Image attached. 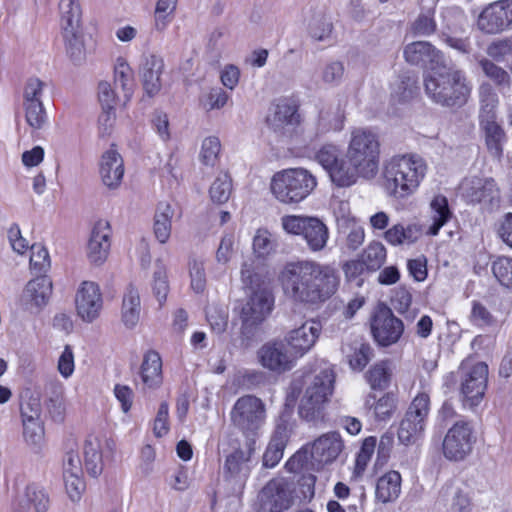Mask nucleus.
<instances>
[{"instance_id":"1","label":"nucleus","mask_w":512,"mask_h":512,"mask_svg":"<svg viewBox=\"0 0 512 512\" xmlns=\"http://www.w3.org/2000/svg\"><path fill=\"white\" fill-rule=\"evenodd\" d=\"M278 282L287 299L295 304L318 305L328 300L339 285L336 270L312 260L286 262Z\"/></svg>"},{"instance_id":"2","label":"nucleus","mask_w":512,"mask_h":512,"mask_svg":"<svg viewBox=\"0 0 512 512\" xmlns=\"http://www.w3.org/2000/svg\"><path fill=\"white\" fill-rule=\"evenodd\" d=\"M345 172L340 177L347 187L359 178L373 179L379 170L380 141L377 133L368 128H354L345 153Z\"/></svg>"},{"instance_id":"3","label":"nucleus","mask_w":512,"mask_h":512,"mask_svg":"<svg viewBox=\"0 0 512 512\" xmlns=\"http://www.w3.org/2000/svg\"><path fill=\"white\" fill-rule=\"evenodd\" d=\"M427 171L426 161L418 154L393 155L383 164V186L390 196L405 199L418 190Z\"/></svg>"},{"instance_id":"4","label":"nucleus","mask_w":512,"mask_h":512,"mask_svg":"<svg viewBox=\"0 0 512 512\" xmlns=\"http://www.w3.org/2000/svg\"><path fill=\"white\" fill-rule=\"evenodd\" d=\"M427 96L443 106H461L471 95L472 83L464 72L447 69L444 63L434 71H427L424 78Z\"/></svg>"},{"instance_id":"5","label":"nucleus","mask_w":512,"mask_h":512,"mask_svg":"<svg viewBox=\"0 0 512 512\" xmlns=\"http://www.w3.org/2000/svg\"><path fill=\"white\" fill-rule=\"evenodd\" d=\"M254 261H244L241 268V279L250 294L240 313L242 329L244 332L263 322L271 313L274 298L268 287L265 285L264 276L255 272Z\"/></svg>"},{"instance_id":"6","label":"nucleus","mask_w":512,"mask_h":512,"mask_svg":"<svg viewBox=\"0 0 512 512\" xmlns=\"http://www.w3.org/2000/svg\"><path fill=\"white\" fill-rule=\"evenodd\" d=\"M317 178L302 167L285 168L275 172L268 189L279 204L293 206L305 201L317 187Z\"/></svg>"},{"instance_id":"7","label":"nucleus","mask_w":512,"mask_h":512,"mask_svg":"<svg viewBox=\"0 0 512 512\" xmlns=\"http://www.w3.org/2000/svg\"><path fill=\"white\" fill-rule=\"evenodd\" d=\"M335 373L331 367H324L307 377L306 387L300 398L299 416L308 422L324 418V410L334 392Z\"/></svg>"},{"instance_id":"8","label":"nucleus","mask_w":512,"mask_h":512,"mask_svg":"<svg viewBox=\"0 0 512 512\" xmlns=\"http://www.w3.org/2000/svg\"><path fill=\"white\" fill-rule=\"evenodd\" d=\"M282 230L292 236L302 237L312 252L325 249L329 240V229L318 217L304 214H286L280 218Z\"/></svg>"},{"instance_id":"9","label":"nucleus","mask_w":512,"mask_h":512,"mask_svg":"<svg viewBox=\"0 0 512 512\" xmlns=\"http://www.w3.org/2000/svg\"><path fill=\"white\" fill-rule=\"evenodd\" d=\"M266 405L254 395L239 397L230 411V420L246 436L257 435L266 423Z\"/></svg>"},{"instance_id":"10","label":"nucleus","mask_w":512,"mask_h":512,"mask_svg":"<svg viewBox=\"0 0 512 512\" xmlns=\"http://www.w3.org/2000/svg\"><path fill=\"white\" fill-rule=\"evenodd\" d=\"M459 375L463 405L469 408L478 406L485 395L487 387V364L465 360L459 367Z\"/></svg>"},{"instance_id":"11","label":"nucleus","mask_w":512,"mask_h":512,"mask_svg":"<svg viewBox=\"0 0 512 512\" xmlns=\"http://www.w3.org/2000/svg\"><path fill=\"white\" fill-rule=\"evenodd\" d=\"M295 499V485L284 477H275L260 490L255 504L256 512H284Z\"/></svg>"},{"instance_id":"12","label":"nucleus","mask_w":512,"mask_h":512,"mask_svg":"<svg viewBox=\"0 0 512 512\" xmlns=\"http://www.w3.org/2000/svg\"><path fill=\"white\" fill-rule=\"evenodd\" d=\"M76 316L86 324L96 322L104 309V295L100 285L91 280L82 281L75 290Z\"/></svg>"},{"instance_id":"13","label":"nucleus","mask_w":512,"mask_h":512,"mask_svg":"<svg viewBox=\"0 0 512 512\" xmlns=\"http://www.w3.org/2000/svg\"><path fill=\"white\" fill-rule=\"evenodd\" d=\"M476 27L487 35H496L512 28V0H497L485 5L476 19Z\"/></svg>"},{"instance_id":"14","label":"nucleus","mask_w":512,"mask_h":512,"mask_svg":"<svg viewBox=\"0 0 512 512\" xmlns=\"http://www.w3.org/2000/svg\"><path fill=\"white\" fill-rule=\"evenodd\" d=\"M475 442L472 425L467 421H457L444 437L443 454L448 460L461 461L472 452Z\"/></svg>"},{"instance_id":"15","label":"nucleus","mask_w":512,"mask_h":512,"mask_svg":"<svg viewBox=\"0 0 512 512\" xmlns=\"http://www.w3.org/2000/svg\"><path fill=\"white\" fill-rule=\"evenodd\" d=\"M112 235L108 220L99 219L93 224L85 247L86 259L92 266L100 267L108 260Z\"/></svg>"},{"instance_id":"16","label":"nucleus","mask_w":512,"mask_h":512,"mask_svg":"<svg viewBox=\"0 0 512 512\" xmlns=\"http://www.w3.org/2000/svg\"><path fill=\"white\" fill-rule=\"evenodd\" d=\"M404 331L403 322L385 305L375 310L371 319V332L378 345L387 347L399 341Z\"/></svg>"},{"instance_id":"17","label":"nucleus","mask_w":512,"mask_h":512,"mask_svg":"<svg viewBox=\"0 0 512 512\" xmlns=\"http://www.w3.org/2000/svg\"><path fill=\"white\" fill-rule=\"evenodd\" d=\"M114 441L105 434H90L83 448L84 465L89 475L97 477L103 471V457L114 449Z\"/></svg>"},{"instance_id":"18","label":"nucleus","mask_w":512,"mask_h":512,"mask_svg":"<svg viewBox=\"0 0 512 512\" xmlns=\"http://www.w3.org/2000/svg\"><path fill=\"white\" fill-rule=\"evenodd\" d=\"M321 330V323L312 319L305 321L286 334L285 341L294 358L298 359L304 356L313 348Z\"/></svg>"},{"instance_id":"19","label":"nucleus","mask_w":512,"mask_h":512,"mask_svg":"<svg viewBox=\"0 0 512 512\" xmlns=\"http://www.w3.org/2000/svg\"><path fill=\"white\" fill-rule=\"evenodd\" d=\"M259 363L272 372L283 373L292 369L297 360L281 341H269L257 352Z\"/></svg>"},{"instance_id":"20","label":"nucleus","mask_w":512,"mask_h":512,"mask_svg":"<svg viewBox=\"0 0 512 512\" xmlns=\"http://www.w3.org/2000/svg\"><path fill=\"white\" fill-rule=\"evenodd\" d=\"M344 448L339 433L328 432L317 439L310 446L311 466H322L334 462Z\"/></svg>"},{"instance_id":"21","label":"nucleus","mask_w":512,"mask_h":512,"mask_svg":"<svg viewBox=\"0 0 512 512\" xmlns=\"http://www.w3.org/2000/svg\"><path fill=\"white\" fill-rule=\"evenodd\" d=\"M458 194L468 203H491L498 197V189L493 179L472 176L462 180Z\"/></svg>"},{"instance_id":"22","label":"nucleus","mask_w":512,"mask_h":512,"mask_svg":"<svg viewBox=\"0 0 512 512\" xmlns=\"http://www.w3.org/2000/svg\"><path fill=\"white\" fill-rule=\"evenodd\" d=\"M181 217V209L177 202L162 200L156 205L152 231L155 239L162 245L169 242L172 235V223Z\"/></svg>"},{"instance_id":"23","label":"nucleus","mask_w":512,"mask_h":512,"mask_svg":"<svg viewBox=\"0 0 512 512\" xmlns=\"http://www.w3.org/2000/svg\"><path fill=\"white\" fill-rule=\"evenodd\" d=\"M404 57L410 64L428 67V71H434L444 63L440 51L425 41H417L406 45Z\"/></svg>"},{"instance_id":"24","label":"nucleus","mask_w":512,"mask_h":512,"mask_svg":"<svg viewBox=\"0 0 512 512\" xmlns=\"http://www.w3.org/2000/svg\"><path fill=\"white\" fill-rule=\"evenodd\" d=\"M315 160L329 174L331 181L339 187H347L340 175L345 172V159L340 158V150L334 144H324L315 153Z\"/></svg>"},{"instance_id":"25","label":"nucleus","mask_w":512,"mask_h":512,"mask_svg":"<svg viewBox=\"0 0 512 512\" xmlns=\"http://www.w3.org/2000/svg\"><path fill=\"white\" fill-rule=\"evenodd\" d=\"M278 248V240L267 228H259L255 231L252 239V252L253 259L248 261L255 262V272H260L262 276H265L266 267L264 261L276 253Z\"/></svg>"},{"instance_id":"26","label":"nucleus","mask_w":512,"mask_h":512,"mask_svg":"<svg viewBox=\"0 0 512 512\" xmlns=\"http://www.w3.org/2000/svg\"><path fill=\"white\" fill-rule=\"evenodd\" d=\"M40 415L41 411L38 403L21 407L23 438L26 444L31 447H39L44 440V427Z\"/></svg>"},{"instance_id":"27","label":"nucleus","mask_w":512,"mask_h":512,"mask_svg":"<svg viewBox=\"0 0 512 512\" xmlns=\"http://www.w3.org/2000/svg\"><path fill=\"white\" fill-rule=\"evenodd\" d=\"M99 173L102 182L108 188L116 189L121 184L124 176V162L113 146L102 154Z\"/></svg>"},{"instance_id":"28","label":"nucleus","mask_w":512,"mask_h":512,"mask_svg":"<svg viewBox=\"0 0 512 512\" xmlns=\"http://www.w3.org/2000/svg\"><path fill=\"white\" fill-rule=\"evenodd\" d=\"M298 102L290 97L278 99L273 106V114L268 117L269 124L275 129L297 126L301 123Z\"/></svg>"},{"instance_id":"29","label":"nucleus","mask_w":512,"mask_h":512,"mask_svg":"<svg viewBox=\"0 0 512 512\" xmlns=\"http://www.w3.org/2000/svg\"><path fill=\"white\" fill-rule=\"evenodd\" d=\"M164 61L161 57L151 54L146 56L141 70L143 89L149 97L157 95L161 90V75Z\"/></svg>"},{"instance_id":"30","label":"nucleus","mask_w":512,"mask_h":512,"mask_svg":"<svg viewBox=\"0 0 512 512\" xmlns=\"http://www.w3.org/2000/svg\"><path fill=\"white\" fill-rule=\"evenodd\" d=\"M60 31L69 60L75 65L83 64L87 58L83 27Z\"/></svg>"},{"instance_id":"31","label":"nucleus","mask_w":512,"mask_h":512,"mask_svg":"<svg viewBox=\"0 0 512 512\" xmlns=\"http://www.w3.org/2000/svg\"><path fill=\"white\" fill-rule=\"evenodd\" d=\"M402 477L396 470H390L376 481L375 499L387 504L396 501L401 494Z\"/></svg>"},{"instance_id":"32","label":"nucleus","mask_w":512,"mask_h":512,"mask_svg":"<svg viewBox=\"0 0 512 512\" xmlns=\"http://www.w3.org/2000/svg\"><path fill=\"white\" fill-rule=\"evenodd\" d=\"M51 293V282L40 277L28 282L23 292V300L30 308L41 309L48 303Z\"/></svg>"},{"instance_id":"33","label":"nucleus","mask_w":512,"mask_h":512,"mask_svg":"<svg viewBox=\"0 0 512 512\" xmlns=\"http://www.w3.org/2000/svg\"><path fill=\"white\" fill-rule=\"evenodd\" d=\"M141 315V297L139 290L134 286H129L122 300L121 322L127 329H134Z\"/></svg>"},{"instance_id":"34","label":"nucleus","mask_w":512,"mask_h":512,"mask_svg":"<svg viewBox=\"0 0 512 512\" xmlns=\"http://www.w3.org/2000/svg\"><path fill=\"white\" fill-rule=\"evenodd\" d=\"M430 221L426 233L436 236L440 229L452 218L453 213L449 207L448 199L442 194L435 195L430 202Z\"/></svg>"},{"instance_id":"35","label":"nucleus","mask_w":512,"mask_h":512,"mask_svg":"<svg viewBox=\"0 0 512 512\" xmlns=\"http://www.w3.org/2000/svg\"><path fill=\"white\" fill-rule=\"evenodd\" d=\"M113 80L117 87L123 91L124 105L132 98L134 93V72L127 59L118 56L114 61Z\"/></svg>"},{"instance_id":"36","label":"nucleus","mask_w":512,"mask_h":512,"mask_svg":"<svg viewBox=\"0 0 512 512\" xmlns=\"http://www.w3.org/2000/svg\"><path fill=\"white\" fill-rule=\"evenodd\" d=\"M141 380L149 389L158 388L163 381L162 360L156 351H148L141 365Z\"/></svg>"},{"instance_id":"37","label":"nucleus","mask_w":512,"mask_h":512,"mask_svg":"<svg viewBox=\"0 0 512 512\" xmlns=\"http://www.w3.org/2000/svg\"><path fill=\"white\" fill-rule=\"evenodd\" d=\"M150 288L159 308H162L167 302L170 292V283L167 266L160 259L155 262L150 280Z\"/></svg>"},{"instance_id":"38","label":"nucleus","mask_w":512,"mask_h":512,"mask_svg":"<svg viewBox=\"0 0 512 512\" xmlns=\"http://www.w3.org/2000/svg\"><path fill=\"white\" fill-rule=\"evenodd\" d=\"M421 227L417 224H395L384 232V239L390 245H410L421 236Z\"/></svg>"},{"instance_id":"39","label":"nucleus","mask_w":512,"mask_h":512,"mask_svg":"<svg viewBox=\"0 0 512 512\" xmlns=\"http://www.w3.org/2000/svg\"><path fill=\"white\" fill-rule=\"evenodd\" d=\"M342 354L352 370L361 371L371 359V348L368 344L356 340L343 344Z\"/></svg>"},{"instance_id":"40","label":"nucleus","mask_w":512,"mask_h":512,"mask_svg":"<svg viewBox=\"0 0 512 512\" xmlns=\"http://www.w3.org/2000/svg\"><path fill=\"white\" fill-rule=\"evenodd\" d=\"M287 440V429L284 425H277L273 436L263 455V465L267 468L275 467L283 457Z\"/></svg>"},{"instance_id":"41","label":"nucleus","mask_w":512,"mask_h":512,"mask_svg":"<svg viewBox=\"0 0 512 512\" xmlns=\"http://www.w3.org/2000/svg\"><path fill=\"white\" fill-rule=\"evenodd\" d=\"M60 30L82 27V8L79 0L59 1Z\"/></svg>"},{"instance_id":"42","label":"nucleus","mask_w":512,"mask_h":512,"mask_svg":"<svg viewBox=\"0 0 512 512\" xmlns=\"http://www.w3.org/2000/svg\"><path fill=\"white\" fill-rule=\"evenodd\" d=\"M252 449L247 451L236 450L230 454L225 461V473L234 479H245L250 471L249 460Z\"/></svg>"},{"instance_id":"43","label":"nucleus","mask_w":512,"mask_h":512,"mask_svg":"<svg viewBox=\"0 0 512 512\" xmlns=\"http://www.w3.org/2000/svg\"><path fill=\"white\" fill-rule=\"evenodd\" d=\"M18 504L21 508H33L35 512H47L50 500L45 490L37 485H28L19 498Z\"/></svg>"},{"instance_id":"44","label":"nucleus","mask_w":512,"mask_h":512,"mask_svg":"<svg viewBox=\"0 0 512 512\" xmlns=\"http://www.w3.org/2000/svg\"><path fill=\"white\" fill-rule=\"evenodd\" d=\"M178 0H157L153 12V29L164 32L172 23L177 9Z\"/></svg>"},{"instance_id":"45","label":"nucleus","mask_w":512,"mask_h":512,"mask_svg":"<svg viewBox=\"0 0 512 512\" xmlns=\"http://www.w3.org/2000/svg\"><path fill=\"white\" fill-rule=\"evenodd\" d=\"M392 372L393 368L390 361H379L366 372V380L372 389L383 390L389 386Z\"/></svg>"},{"instance_id":"46","label":"nucleus","mask_w":512,"mask_h":512,"mask_svg":"<svg viewBox=\"0 0 512 512\" xmlns=\"http://www.w3.org/2000/svg\"><path fill=\"white\" fill-rule=\"evenodd\" d=\"M480 126L485 132L488 148L495 154L502 152V143L505 140V133L496 122V117L480 119Z\"/></svg>"},{"instance_id":"47","label":"nucleus","mask_w":512,"mask_h":512,"mask_svg":"<svg viewBox=\"0 0 512 512\" xmlns=\"http://www.w3.org/2000/svg\"><path fill=\"white\" fill-rule=\"evenodd\" d=\"M338 230L344 236L342 245L344 252H354L364 243L365 231L359 220L341 226Z\"/></svg>"},{"instance_id":"48","label":"nucleus","mask_w":512,"mask_h":512,"mask_svg":"<svg viewBox=\"0 0 512 512\" xmlns=\"http://www.w3.org/2000/svg\"><path fill=\"white\" fill-rule=\"evenodd\" d=\"M480 119L496 117V109L499 103L498 95L489 83H483L479 87Z\"/></svg>"},{"instance_id":"49","label":"nucleus","mask_w":512,"mask_h":512,"mask_svg":"<svg viewBox=\"0 0 512 512\" xmlns=\"http://www.w3.org/2000/svg\"><path fill=\"white\" fill-rule=\"evenodd\" d=\"M429 413L430 396L427 392H419L409 405L405 416L426 426Z\"/></svg>"},{"instance_id":"50","label":"nucleus","mask_w":512,"mask_h":512,"mask_svg":"<svg viewBox=\"0 0 512 512\" xmlns=\"http://www.w3.org/2000/svg\"><path fill=\"white\" fill-rule=\"evenodd\" d=\"M373 395L366 398L365 405L373 410L376 419L385 421L389 419L395 410V399L390 394H384L377 401H374Z\"/></svg>"},{"instance_id":"51","label":"nucleus","mask_w":512,"mask_h":512,"mask_svg":"<svg viewBox=\"0 0 512 512\" xmlns=\"http://www.w3.org/2000/svg\"><path fill=\"white\" fill-rule=\"evenodd\" d=\"M426 426L420 422L414 421L408 417H404L398 430V440L403 445L415 444L423 435Z\"/></svg>"},{"instance_id":"52","label":"nucleus","mask_w":512,"mask_h":512,"mask_svg":"<svg viewBox=\"0 0 512 512\" xmlns=\"http://www.w3.org/2000/svg\"><path fill=\"white\" fill-rule=\"evenodd\" d=\"M386 248L381 242L373 241L365 248L362 254V263L367 269L376 271L386 261Z\"/></svg>"},{"instance_id":"53","label":"nucleus","mask_w":512,"mask_h":512,"mask_svg":"<svg viewBox=\"0 0 512 512\" xmlns=\"http://www.w3.org/2000/svg\"><path fill=\"white\" fill-rule=\"evenodd\" d=\"M187 268L191 289L197 294L203 293L207 282L204 261L197 257H190Z\"/></svg>"},{"instance_id":"54","label":"nucleus","mask_w":512,"mask_h":512,"mask_svg":"<svg viewBox=\"0 0 512 512\" xmlns=\"http://www.w3.org/2000/svg\"><path fill=\"white\" fill-rule=\"evenodd\" d=\"M232 191V182L227 173H220L212 182L209 195L212 202L222 204L228 201Z\"/></svg>"},{"instance_id":"55","label":"nucleus","mask_w":512,"mask_h":512,"mask_svg":"<svg viewBox=\"0 0 512 512\" xmlns=\"http://www.w3.org/2000/svg\"><path fill=\"white\" fill-rule=\"evenodd\" d=\"M206 320L214 333L221 334L228 325V309L224 306L210 305L206 310Z\"/></svg>"},{"instance_id":"56","label":"nucleus","mask_w":512,"mask_h":512,"mask_svg":"<svg viewBox=\"0 0 512 512\" xmlns=\"http://www.w3.org/2000/svg\"><path fill=\"white\" fill-rule=\"evenodd\" d=\"M230 96L223 89L211 88L200 97V105L205 111L222 109L229 101Z\"/></svg>"},{"instance_id":"57","label":"nucleus","mask_w":512,"mask_h":512,"mask_svg":"<svg viewBox=\"0 0 512 512\" xmlns=\"http://www.w3.org/2000/svg\"><path fill=\"white\" fill-rule=\"evenodd\" d=\"M492 273L499 283L512 288V258L499 256L492 262Z\"/></svg>"},{"instance_id":"58","label":"nucleus","mask_w":512,"mask_h":512,"mask_svg":"<svg viewBox=\"0 0 512 512\" xmlns=\"http://www.w3.org/2000/svg\"><path fill=\"white\" fill-rule=\"evenodd\" d=\"M479 64L484 72V74L493 80L497 86L503 91L505 89H509L510 87V77L508 73L503 70L501 67H498L493 62L488 59H481Z\"/></svg>"},{"instance_id":"59","label":"nucleus","mask_w":512,"mask_h":512,"mask_svg":"<svg viewBox=\"0 0 512 512\" xmlns=\"http://www.w3.org/2000/svg\"><path fill=\"white\" fill-rule=\"evenodd\" d=\"M221 150L220 140L215 136L206 137L201 144L200 161L206 166H215Z\"/></svg>"},{"instance_id":"60","label":"nucleus","mask_w":512,"mask_h":512,"mask_svg":"<svg viewBox=\"0 0 512 512\" xmlns=\"http://www.w3.org/2000/svg\"><path fill=\"white\" fill-rule=\"evenodd\" d=\"M376 444L377 440L373 436H369L363 440L355 461V474L357 476L361 475L365 471L375 451Z\"/></svg>"},{"instance_id":"61","label":"nucleus","mask_w":512,"mask_h":512,"mask_svg":"<svg viewBox=\"0 0 512 512\" xmlns=\"http://www.w3.org/2000/svg\"><path fill=\"white\" fill-rule=\"evenodd\" d=\"M308 33L313 41L325 42L331 37L332 23L325 17H315L309 23Z\"/></svg>"},{"instance_id":"62","label":"nucleus","mask_w":512,"mask_h":512,"mask_svg":"<svg viewBox=\"0 0 512 512\" xmlns=\"http://www.w3.org/2000/svg\"><path fill=\"white\" fill-rule=\"evenodd\" d=\"M46 83L39 78H30L23 89V104L43 103Z\"/></svg>"},{"instance_id":"63","label":"nucleus","mask_w":512,"mask_h":512,"mask_svg":"<svg viewBox=\"0 0 512 512\" xmlns=\"http://www.w3.org/2000/svg\"><path fill=\"white\" fill-rule=\"evenodd\" d=\"M23 108L27 124L32 129H41L47 119L43 103L23 104Z\"/></svg>"},{"instance_id":"64","label":"nucleus","mask_w":512,"mask_h":512,"mask_svg":"<svg viewBox=\"0 0 512 512\" xmlns=\"http://www.w3.org/2000/svg\"><path fill=\"white\" fill-rule=\"evenodd\" d=\"M65 492L73 503L81 500L82 495L86 489V484L82 475H69L63 476Z\"/></svg>"}]
</instances>
